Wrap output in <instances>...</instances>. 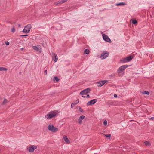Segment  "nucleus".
<instances>
[{
    "mask_svg": "<svg viewBox=\"0 0 154 154\" xmlns=\"http://www.w3.org/2000/svg\"><path fill=\"white\" fill-rule=\"evenodd\" d=\"M105 136L107 137H109V139H110L111 135L110 134H104Z\"/></svg>",
    "mask_w": 154,
    "mask_h": 154,
    "instance_id": "27",
    "label": "nucleus"
},
{
    "mask_svg": "<svg viewBox=\"0 0 154 154\" xmlns=\"http://www.w3.org/2000/svg\"><path fill=\"white\" fill-rule=\"evenodd\" d=\"M107 123V122L106 120H105L104 121L103 124L105 125H106Z\"/></svg>",
    "mask_w": 154,
    "mask_h": 154,
    "instance_id": "29",
    "label": "nucleus"
},
{
    "mask_svg": "<svg viewBox=\"0 0 154 154\" xmlns=\"http://www.w3.org/2000/svg\"><path fill=\"white\" fill-rule=\"evenodd\" d=\"M18 27H21V25L20 24H19L18 25Z\"/></svg>",
    "mask_w": 154,
    "mask_h": 154,
    "instance_id": "38",
    "label": "nucleus"
},
{
    "mask_svg": "<svg viewBox=\"0 0 154 154\" xmlns=\"http://www.w3.org/2000/svg\"><path fill=\"white\" fill-rule=\"evenodd\" d=\"M76 105V103H72L71 105V107L72 108H73Z\"/></svg>",
    "mask_w": 154,
    "mask_h": 154,
    "instance_id": "26",
    "label": "nucleus"
},
{
    "mask_svg": "<svg viewBox=\"0 0 154 154\" xmlns=\"http://www.w3.org/2000/svg\"><path fill=\"white\" fill-rule=\"evenodd\" d=\"M97 101V100L96 99H94L88 102L87 103V105L88 106H89L91 105L94 104Z\"/></svg>",
    "mask_w": 154,
    "mask_h": 154,
    "instance_id": "11",
    "label": "nucleus"
},
{
    "mask_svg": "<svg viewBox=\"0 0 154 154\" xmlns=\"http://www.w3.org/2000/svg\"><path fill=\"white\" fill-rule=\"evenodd\" d=\"M132 23L133 24H135L137 23V21L136 20L133 19L132 21Z\"/></svg>",
    "mask_w": 154,
    "mask_h": 154,
    "instance_id": "18",
    "label": "nucleus"
},
{
    "mask_svg": "<svg viewBox=\"0 0 154 154\" xmlns=\"http://www.w3.org/2000/svg\"><path fill=\"white\" fill-rule=\"evenodd\" d=\"M54 79L56 80V81L57 82H58L59 81V79L57 77H55L54 78Z\"/></svg>",
    "mask_w": 154,
    "mask_h": 154,
    "instance_id": "22",
    "label": "nucleus"
},
{
    "mask_svg": "<svg viewBox=\"0 0 154 154\" xmlns=\"http://www.w3.org/2000/svg\"><path fill=\"white\" fill-rule=\"evenodd\" d=\"M154 119V117H152L149 119V120H153Z\"/></svg>",
    "mask_w": 154,
    "mask_h": 154,
    "instance_id": "33",
    "label": "nucleus"
},
{
    "mask_svg": "<svg viewBox=\"0 0 154 154\" xmlns=\"http://www.w3.org/2000/svg\"><path fill=\"white\" fill-rule=\"evenodd\" d=\"M45 74L46 75L47 72V70H46L45 71Z\"/></svg>",
    "mask_w": 154,
    "mask_h": 154,
    "instance_id": "35",
    "label": "nucleus"
},
{
    "mask_svg": "<svg viewBox=\"0 0 154 154\" xmlns=\"http://www.w3.org/2000/svg\"><path fill=\"white\" fill-rule=\"evenodd\" d=\"M32 28L31 25L30 24H28L25 27L23 31V32L25 33H28Z\"/></svg>",
    "mask_w": 154,
    "mask_h": 154,
    "instance_id": "2",
    "label": "nucleus"
},
{
    "mask_svg": "<svg viewBox=\"0 0 154 154\" xmlns=\"http://www.w3.org/2000/svg\"><path fill=\"white\" fill-rule=\"evenodd\" d=\"M125 4V3L124 2H121L119 3H118L116 4V5L117 6L119 5H123Z\"/></svg>",
    "mask_w": 154,
    "mask_h": 154,
    "instance_id": "17",
    "label": "nucleus"
},
{
    "mask_svg": "<svg viewBox=\"0 0 154 154\" xmlns=\"http://www.w3.org/2000/svg\"><path fill=\"white\" fill-rule=\"evenodd\" d=\"M57 116V113L54 112H50L46 115V118L48 119H50Z\"/></svg>",
    "mask_w": 154,
    "mask_h": 154,
    "instance_id": "3",
    "label": "nucleus"
},
{
    "mask_svg": "<svg viewBox=\"0 0 154 154\" xmlns=\"http://www.w3.org/2000/svg\"><path fill=\"white\" fill-rule=\"evenodd\" d=\"M108 82L107 80L100 81L96 82L98 86H102L106 83Z\"/></svg>",
    "mask_w": 154,
    "mask_h": 154,
    "instance_id": "8",
    "label": "nucleus"
},
{
    "mask_svg": "<svg viewBox=\"0 0 154 154\" xmlns=\"http://www.w3.org/2000/svg\"><path fill=\"white\" fill-rule=\"evenodd\" d=\"M89 50L88 49H86L84 51L85 53L87 54H89Z\"/></svg>",
    "mask_w": 154,
    "mask_h": 154,
    "instance_id": "16",
    "label": "nucleus"
},
{
    "mask_svg": "<svg viewBox=\"0 0 154 154\" xmlns=\"http://www.w3.org/2000/svg\"><path fill=\"white\" fill-rule=\"evenodd\" d=\"M7 102H8L7 100L6 99H5L3 101L2 103V104L4 105V104H5V103H7Z\"/></svg>",
    "mask_w": 154,
    "mask_h": 154,
    "instance_id": "20",
    "label": "nucleus"
},
{
    "mask_svg": "<svg viewBox=\"0 0 154 154\" xmlns=\"http://www.w3.org/2000/svg\"><path fill=\"white\" fill-rule=\"evenodd\" d=\"M28 36V35H21L20 36L21 37H22V36L26 37V36Z\"/></svg>",
    "mask_w": 154,
    "mask_h": 154,
    "instance_id": "32",
    "label": "nucleus"
},
{
    "mask_svg": "<svg viewBox=\"0 0 154 154\" xmlns=\"http://www.w3.org/2000/svg\"><path fill=\"white\" fill-rule=\"evenodd\" d=\"M102 35L103 38L105 41L109 42H111V40L107 35L105 34H103Z\"/></svg>",
    "mask_w": 154,
    "mask_h": 154,
    "instance_id": "9",
    "label": "nucleus"
},
{
    "mask_svg": "<svg viewBox=\"0 0 154 154\" xmlns=\"http://www.w3.org/2000/svg\"><path fill=\"white\" fill-rule=\"evenodd\" d=\"M109 55V53L108 52H103L101 54L100 58L102 59H104L107 57Z\"/></svg>",
    "mask_w": 154,
    "mask_h": 154,
    "instance_id": "6",
    "label": "nucleus"
},
{
    "mask_svg": "<svg viewBox=\"0 0 154 154\" xmlns=\"http://www.w3.org/2000/svg\"><path fill=\"white\" fill-rule=\"evenodd\" d=\"M23 49H24L23 48H22L20 49V50L22 51V50H23Z\"/></svg>",
    "mask_w": 154,
    "mask_h": 154,
    "instance_id": "39",
    "label": "nucleus"
},
{
    "mask_svg": "<svg viewBox=\"0 0 154 154\" xmlns=\"http://www.w3.org/2000/svg\"><path fill=\"white\" fill-rule=\"evenodd\" d=\"M63 138L65 141L67 143H69L70 141L68 139L66 135H64L63 136Z\"/></svg>",
    "mask_w": 154,
    "mask_h": 154,
    "instance_id": "13",
    "label": "nucleus"
},
{
    "mask_svg": "<svg viewBox=\"0 0 154 154\" xmlns=\"http://www.w3.org/2000/svg\"><path fill=\"white\" fill-rule=\"evenodd\" d=\"M32 48L33 49L36 51H38V48L36 46H33Z\"/></svg>",
    "mask_w": 154,
    "mask_h": 154,
    "instance_id": "19",
    "label": "nucleus"
},
{
    "mask_svg": "<svg viewBox=\"0 0 154 154\" xmlns=\"http://www.w3.org/2000/svg\"><path fill=\"white\" fill-rule=\"evenodd\" d=\"M90 88H87L81 91L80 92V94L82 95H86V94L90 92Z\"/></svg>",
    "mask_w": 154,
    "mask_h": 154,
    "instance_id": "7",
    "label": "nucleus"
},
{
    "mask_svg": "<svg viewBox=\"0 0 154 154\" xmlns=\"http://www.w3.org/2000/svg\"><path fill=\"white\" fill-rule=\"evenodd\" d=\"M114 97H117V95L116 94H115L114 95Z\"/></svg>",
    "mask_w": 154,
    "mask_h": 154,
    "instance_id": "36",
    "label": "nucleus"
},
{
    "mask_svg": "<svg viewBox=\"0 0 154 154\" xmlns=\"http://www.w3.org/2000/svg\"><path fill=\"white\" fill-rule=\"evenodd\" d=\"M37 148V147L36 146L32 145L29 147V151L30 152H32Z\"/></svg>",
    "mask_w": 154,
    "mask_h": 154,
    "instance_id": "10",
    "label": "nucleus"
},
{
    "mask_svg": "<svg viewBox=\"0 0 154 154\" xmlns=\"http://www.w3.org/2000/svg\"><path fill=\"white\" fill-rule=\"evenodd\" d=\"M82 97L84 98L87 97H86V96H85V95H82Z\"/></svg>",
    "mask_w": 154,
    "mask_h": 154,
    "instance_id": "34",
    "label": "nucleus"
},
{
    "mask_svg": "<svg viewBox=\"0 0 154 154\" xmlns=\"http://www.w3.org/2000/svg\"><path fill=\"white\" fill-rule=\"evenodd\" d=\"M61 1L60 0V1H59L57 2H56L55 3H54V4L56 5H57L58 4H61Z\"/></svg>",
    "mask_w": 154,
    "mask_h": 154,
    "instance_id": "21",
    "label": "nucleus"
},
{
    "mask_svg": "<svg viewBox=\"0 0 154 154\" xmlns=\"http://www.w3.org/2000/svg\"><path fill=\"white\" fill-rule=\"evenodd\" d=\"M68 0H61V4H63V3H65Z\"/></svg>",
    "mask_w": 154,
    "mask_h": 154,
    "instance_id": "25",
    "label": "nucleus"
},
{
    "mask_svg": "<svg viewBox=\"0 0 154 154\" xmlns=\"http://www.w3.org/2000/svg\"><path fill=\"white\" fill-rule=\"evenodd\" d=\"M7 69L2 67H0V71H7Z\"/></svg>",
    "mask_w": 154,
    "mask_h": 154,
    "instance_id": "15",
    "label": "nucleus"
},
{
    "mask_svg": "<svg viewBox=\"0 0 154 154\" xmlns=\"http://www.w3.org/2000/svg\"><path fill=\"white\" fill-rule=\"evenodd\" d=\"M15 31V29L14 27H13L11 29V32H14Z\"/></svg>",
    "mask_w": 154,
    "mask_h": 154,
    "instance_id": "28",
    "label": "nucleus"
},
{
    "mask_svg": "<svg viewBox=\"0 0 154 154\" xmlns=\"http://www.w3.org/2000/svg\"><path fill=\"white\" fill-rule=\"evenodd\" d=\"M128 66V65H123L120 67L118 69L117 72L118 73H119L123 72Z\"/></svg>",
    "mask_w": 154,
    "mask_h": 154,
    "instance_id": "5",
    "label": "nucleus"
},
{
    "mask_svg": "<svg viewBox=\"0 0 154 154\" xmlns=\"http://www.w3.org/2000/svg\"><path fill=\"white\" fill-rule=\"evenodd\" d=\"M5 43L6 45H8L9 44V42L8 41H6L5 42Z\"/></svg>",
    "mask_w": 154,
    "mask_h": 154,
    "instance_id": "31",
    "label": "nucleus"
},
{
    "mask_svg": "<svg viewBox=\"0 0 154 154\" xmlns=\"http://www.w3.org/2000/svg\"><path fill=\"white\" fill-rule=\"evenodd\" d=\"M85 116L84 115L81 116L78 119L79 123L81 124L82 120L85 118Z\"/></svg>",
    "mask_w": 154,
    "mask_h": 154,
    "instance_id": "12",
    "label": "nucleus"
},
{
    "mask_svg": "<svg viewBox=\"0 0 154 154\" xmlns=\"http://www.w3.org/2000/svg\"><path fill=\"white\" fill-rule=\"evenodd\" d=\"M80 111H81V112H82V110H80Z\"/></svg>",
    "mask_w": 154,
    "mask_h": 154,
    "instance_id": "40",
    "label": "nucleus"
},
{
    "mask_svg": "<svg viewBox=\"0 0 154 154\" xmlns=\"http://www.w3.org/2000/svg\"><path fill=\"white\" fill-rule=\"evenodd\" d=\"M87 96L86 97H90V96L89 94H87L86 95Z\"/></svg>",
    "mask_w": 154,
    "mask_h": 154,
    "instance_id": "37",
    "label": "nucleus"
},
{
    "mask_svg": "<svg viewBox=\"0 0 154 154\" xmlns=\"http://www.w3.org/2000/svg\"><path fill=\"white\" fill-rule=\"evenodd\" d=\"M48 128L49 130L53 132H56L58 131V128L54 127L52 125H49Z\"/></svg>",
    "mask_w": 154,
    "mask_h": 154,
    "instance_id": "4",
    "label": "nucleus"
},
{
    "mask_svg": "<svg viewBox=\"0 0 154 154\" xmlns=\"http://www.w3.org/2000/svg\"><path fill=\"white\" fill-rule=\"evenodd\" d=\"M53 58L54 59V61L55 62H57L58 60V58L57 55L56 54L54 53L53 54Z\"/></svg>",
    "mask_w": 154,
    "mask_h": 154,
    "instance_id": "14",
    "label": "nucleus"
},
{
    "mask_svg": "<svg viewBox=\"0 0 154 154\" xmlns=\"http://www.w3.org/2000/svg\"><path fill=\"white\" fill-rule=\"evenodd\" d=\"M143 94L149 95V93L148 91H144Z\"/></svg>",
    "mask_w": 154,
    "mask_h": 154,
    "instance_id": "24",
    "label": "nucleus"
},
{
    "mask_svg": "<svg viewBox=\"0 0 154 154\" xmlns=\"http://www.w3.org/2000/svg\"><path fill=\"white\" fill-rule=\"evenodd\" d=\"M133 58V57L132 56L130 55L128 57L121 60L120 62L123 63H125L127 62L131 61Z\"/></svg>",
    "mask_w": 154,
    "mask_h": 154,
    "instance_id": "1",
    "label": "nucleus"
},
{
    "mask_svg": "<svg viewBox=\"0 0 154 154\" xmlns=\"http://www.w3.org/2000/svg\"><path fill=\"white\" fill-rule=\"evenodd\" d=\"M79 102V99H77L75 101V103H76V104L78 103Z\"/></svg>",
    "mask_w": 154,
    "mask_h": 154,
    "instance_id": "30",
    "label": "nucleus"
},
{
    "mask_svg": "<svg viewBox=\"0 0 154 154\" xmlns=\"http://www.w3.org/2000/svg\"><path fill=\"white\" fill-rule=\"evenodd\" d=\"M144 144L147 146H149L150 145V144L149 142L148 141H145L144 142Z\"/></svg>",
    "mask_w": 154,
    "mask_h": 154,
    "instance_id": "23",
    "label": "nucleus"
}]
</instances>
